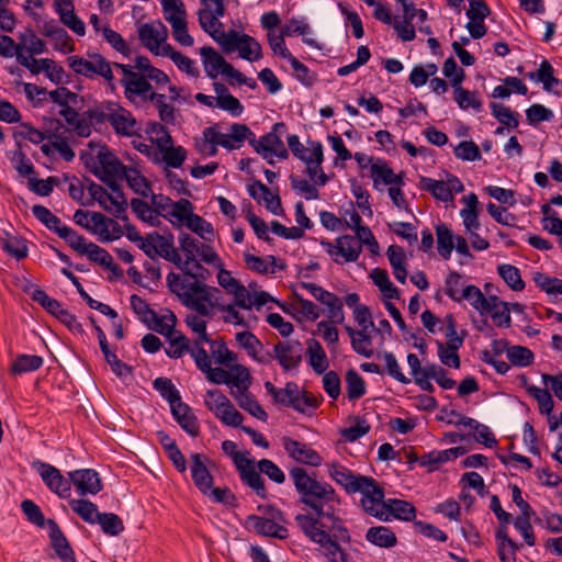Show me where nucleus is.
Instances as JSON below:
<instances>
[{"label": "nucleus", "instance_id": "f257e3e1", "mask_svg": "<svg viewBox=\"0 0 562 562\" xmlns=\"http://www.w3.org/2000/svg\"><path fill=\"white\" fill-rule=\"evenodd\" d=\"M289 475L299 495L297 502L308 509L294 517L302 533L324 549L329 562H348V554L339 544L351 541L349 530L340 517L341 497L330 483L318 480L315 472L294 467Z\"/></svg>", "mask_w": 562, "mask_h": 562}, {"label": "nucleus", "instance_id": "f03ea898", "mask_svg": "<svg viewBox=\"0 0 562 562\" xmlns=\"http://www.w3.org/2000/svg\"><path fill=\"white\" fill-rule=\"evenodd\" d=\"M168 290L177 295L181 303L195 311L199 316H212V308L206 305L210 302V292L206 284L200 281L189 282L181 274L169 272L166 278Z\"/></svg>", "mask_w": 562, "mask_h": 562}, {"label": "nucleus", "instance_id": "7ed1b4c3", "mask_svg": "<svg viewBox=\"0 0 562 562\" xmlns=\"http://www.w3.org/2000/svg\"><path fill=\"white\" fill-rule=\"evenodd\" d=\"M258 510L265 516L248 515L245 520V527L261 537H269L279 540H285L289 537V530L284 513L273 505H259Z\"/></svg>", "mask_w": 562, "mask_h": 562}, {"label": "nucleus", "instance_id": "20e7f679", "mask_svg": "<svg viewBox=\"0 0 562 562\" xmlns=\"http://www.w3.org/2000/svg\"><path fill=\"white\" fill-rule=\"evenodd\" d=\"M285 128L286 126L283 122H278L272 125L270 132L262 135L259 139L255 137V142L251 147L270 165L274 164L272 157H278L280 159H286L289 157V151L280 136V133L284 132Z\"/></svg>", "mask_w": 562, "mask_h": 562}, {"label": "nucleus", "instance_id": "39448f33", "mask_svg": "<svg viewBox=\"0 0 562 562\" xmlns=\"http://www.w3.org/2000/svg\"><path fill=\"white\" fill-rule=\"evenodd\" d=\"M114 67L123 72L121 83L126 99L131 102H135L137 99L142 102L149 101L148 95H151L154 91L145 75L133 71L132 66L125 64L114 63Z\"/></svg>", "mask_w": 562, "mask_h": 562}, {"label": "nucleus", "instance_id": "423d86ee", "mask_svg": "<svg viewBox=\"0 0 562 562\" xmlns=\"http://www.w3.org/2000/svg\"><path fill=\"white\" fill-rule=\"evenodd\" d=\"M31 467L52 493L63 499L70 497V479H66L59 469L40 459L33 460Z\"/></svg>", "mask_w": 562, "mask_h": 562}, {"label": "nucleus", "instance_id": "0eeeda50", "mask_svg": "<svg viewBox=\"0 0 562 562\" xmlns=\"http://www.w3.org/2000/svg\"><path fill=\"white\" fill-rule=\"evenodd\" d=\"M368 481L362 483V488L358 493L362 494L361 505L364 512L382 521H389V515H386V503L389 499H384V491L379 486L378 482L367 476Z\"/></svg>", "mask_w": 562, "mask_h": 562}, {"label": "nucleus", "instance_id": "6e6552de", "mask_svg": "<svg viewBox=\"0 0 562 562\" xmlns=\"http://www.w3.org/2000/svg\"><path fill=\"white\" fill-rule=\"evenodd\" d=\"M301 286L326 307L324 312H326V316L331 323L342 324L345 322L342 299L316 283L302 282Z\"/></svg>", "mask_w": 562, "mask_h": 562}, {"label": "nucleus", "instance_id": "1a4fd4ad", "mask_svg": "<svg viewBox=\"0 0 562 562\" xmlns=\"http://www.w3.org/2000/svg\"><path fill=\"white\" fill-rule=\"evenodd\" d=\"M127 167L106 146L99 148L97 162L91 172L101 181L123 179Z\"/></svg>", "mask_w": 562, "mask_h": 562}, {"label": "nucleus", "instance_id": "9d476101", "mask_svg": "<svg viewBox=\"0 0 562 562\" xmlns=\"http://www.w3.org/2000/svg\"><path fill=\"white\" fill-rule=\"evenodd\" d=\"M321 245L326 249L327 254L333 258L336 263H340L339 257L344 258L346 262H355L358 260L362 246L358 243L356 237L344 235L336 239V246L329 240H322Z\"/></svg>", "mask_w": 562, "mask_h": 562}, {"label": "nucleus", "instance_id": "9b49d317", "mask_svg": "<svg viewBox=\"0 0 562 562\" xmlns=\"http://www.w3.org/2000/svg\"><path fill=\"white\" fill-rule=\"evenodd\" d=\"M273 353L282 370L289 372L300 367L303 346L299 340L279 341L273 346Z\"/></svg>", "mask_w": 562, "mask_h": 562}, {"label": "nucleus", "instance_id": "f8f14e48", "mask_svg": "<svg viewBox=\"0 0 562 562\" xmlns=\"http://www.w3.org/2000/svg\"><path fill=\"white\" fill-rule=\"evenodd\" d=\"M326 467L329 477L340 485L347 494L358 493L362 488L361 484L368 481L366 475L355 474L339 462H329Z\"/></svg>", "mask_w": 562, "mask_h": 562}, {"label": "nucleus", "instance_id": "ddd939ff", "mask_svg": "<svg viewBox=\"0 0 562 562\" xmlns=\"http://www.w3.org/2000/svg\"><path fill=\"white\" fill-rule=\"evenodd\" d=\"M68 477L80 496L97 495L103 490L102 480L94 469L74 470L68 472Z\"/></svg>", "mask_w": 562, "mask_h": 562}, {"label": "nucleus", "instance_id": "4468645a", "mask_svg": "<svg viewBox=\"0 0 562 562\" xmlns=\"http://www.w3.org/2000/svg\"><path fill=\"white\" fill-rule=\"evenodd\" d=\"M109 123L116 134L122 136H132L136 132V120L132 113L114 102H108Z\"/></svg>", "mask_w": 562, "mask_h": 562}, {"label": "nucleus", "instance_id": "2eb2a0df", "mask_svg": "<svg viewBox=\"0 0 562 562\" xmlns=\"http://www.w3.org/2000/svg\"><path fill=\"white\" fill-rule=\"evenodd\" d=\"M282 446L289 457L299 463H304L311 467H319L322 464L321 454L306 443L300 442L290 437H283Z\"/></svg>", "mask_w": 562, "mask_h": 562}, {"label": "nucleus", "instance_id": "dca6fc26", "mask_svg": "<svg viewBox=\"0 0 562 562\" xmlns=\"http://www.w3.org/2000/svg\"><path fill=\"white\" fill-rule=\"evenodd\" d=\"M266 391L272 396L273 403L284 407L302 411L299 405V384L293 381L285 383V386L277 387L272 382H265Z\"/></svg>", "mask_w": 562, "mask_h": 562}, {"label": "nucleus", "instance_id": "f3484780", "mask_svg": "<svg viewBox=\"0 0 562 562\" xmlns=\"http://www.w3.org/2000/svg\"><path fill=\"white\" fill-rule=\"evenodd\" d=\"M47 528L52 547L60 561L77 562L75 552L58 524L54 519H48Z\"/></svg>", "mask_w": 562, "mask_h": 562}, {"label": "nucleus", "instance_id": "a211bd4d", "mask_svg": "<svg viewBox=\"0 0 562 562\" xmlns=\"http://www.w3.org/2000/svg\"><path fill=\"white\" fill-rule=\"evenodd\" d=\"M248 194L258 203H265L266 209L274 215H283L281 199L278 193L272 194L270 189L260 180L247 186Z\"/></svg>", "mask_w": 562, "mask_h": 562}, {"label": "nucleus", "instance_id": "6ab92c4d", "mask_svg": "<svg viewBox=\"0 0 562 562\" xmlns=\"http://www.w3.org/2000/svg\"><path fill=\"white\" fill-rule=\"evenodd\" d=\"M178 240L180 249L183 251L186 257V259L182 260V262L186 263V268H181V271L183 272L182 278H195L196 276L192 273L189 266L192 263L193 269L204 270V267L195 259L196 252L202 243L187 233H180Z\"/></svg>", "mask_w": 562, "mask_h": 562}, {"label": "nucleus", "instance_id": "aec40b11", "mask_svg": "<svg viewBox=\"0 0 562 562\" xmlns=\"http://www.w3.org/2000/svg\"><path fill=\"white\" fill-rule=\"evenodd\" d=\"M190 460L191 477L194 485L202 494H207L213 486V476L205 464L209 459L200 453H191Z\"/></svg>", "mask_w": 562, "mask_h": 562}, {"label": "nucleus", "instance_id": "412c9836", "mask_svg": "<svg viewBox=\"0 0 562 562\" xmlns=\"http://www.w3.org/2000/svg\"><path fill=\"white\" fill-rule=\"evenodd\" d=\"M138 37L140 43L151 53L158 54L159 46L167 38L166 26L158 22L157 24L144 23L138 27Z\"/></svg>", "mask_w": 562, "mask_h": 562}, {"label": "nucleus", "instance_id": "4be33fe9", "mask_svg": "<svg viewBox=\"0 0 562 562\" xmlns=\"http://www.w3.org/2000/svg\"><path fill=\"white\" fill-rule=\"evenodd\" d=\"M154 238L156 239L155 257H161L165 260L173 263L178 269L186 268V263L182 262V258L179 251L173 246V236H164L157 232H154Z\"/></svg>", "mask_w": 562, "mask_h": 562}, {"label": "nucleus", "instance_id": "5701e85b", "mask_svg": "<svg viewBox=\"0 0 562 562\" xmlns=\"http://www.w3.org/2000/svg\"><path fill=\"white\" fill-rule=\"evenodd\" d=\"M203 66L209 78L215 79L220 74L223 75L225 68L229 65L225 58L212 46H203L200 49Z\"/></svg>", "mask_w": 562, "mask_h": 562}, {"label": "nucleus", "instance_id": "b1692460", "mask_svg": "<svg viewBox=\"0 0 562 562\" xmlns=\"http://www.w3.org/2000/svg\"><path fill=\"white\" fill-rule=\"evenodd\" d=\"M244 259L248 269L260 274L274 273V268L280 271L286 268L284 262H279V260L272 255L261 258L255 255L245 254Z\"/></svg>", "mask_w": 562, "mask_h": 562}, {"label": "nucleus", "instance_id": "393cba45", "mask_svg": "<svg viewBox=\"0 0 562 562\" xmlns=\"http://www.w3.org/2000/svg\"><path fill=\"white\" fill-rule=\"evenodd\" d=\"M43 358L37 355H19L11 362L9 371L13 375H21L38 370L43 366Z\"/></svg>", "mask_w": 562, "mask_h": 562}, {"label": "nucleus", "instance_id": "a878e982", "mask_svg": "<svg viewBox=\"0 0 562 562\" xmlns=\"http://www.w3.org/2000/svg\"><path fill=\"white\" fill-rule=\"evenodd\" d=\"M232 395L237 401V404L239 405L240 408H243L257 419L261 422H267L268 414L249 391L237 394L235 393L234 390H232Z\"/></svg>", "mask_w": 562, "mask_h": 562}, {"label": "nucleus", "instance_id": "bb28decb", "mask_svg": "<svg viewBox=\"0 0 562 562\" xmlns=\"http://www.w3.org/2000/svg\"><path fill=\"white\" fill-rule=\"evenodd\" d=\"M237 342L247 351L248 356L258 361L259 363H267L271 360V356L268 358L258 357V351L263 348L262 342L251 331L245 330L236 334Z\"/></svg>", "mask_w": 562, "mask_h": 562}, {"label": "nucleus", "instance_id": "cd10ccee", "mask_svg": "<svg viewBox=\"0 0 562 562\" xmlns=\"http://www.w3.org/2000/svg\"><path fill=\"white\" fill-rule=\"evenodd\" d=\"M366 539L380 548H392L397 542L395 533L385 526L370 527L367 530Z\"/></svg>", "mask_w": 562, "mask_h": 562}, {"label": "nucleus", "instance_id": "c85d7f7f", "mask_svg": "<svg viewBox=\"0 0 562 562\" xmlns=\"http://www.w3.org/2000/svg\"><path fill=\"white\" fill-rule=\"evenodd\" d=\"M50 127L54 130L52 132V137L55 139L52 143V146L59 153L60 157L67 161L70 162L75 158V151L69 146L66 138H64L60 135V130L63 128V123L58 119H50L49 120Z\"/></svg>", "mask_w": 562, "mask_h": 562}, {"label": "nucleus", "instance_id": "c756f323", "mask_svg": "<svg viewBox=\"0 0 562 562\" xmlns=\"http://www.w3.org/2000/svg\"><path fill=\"white\" fill-rule=\"evenodd\" d=\"M420 188L422 190L429 192L436 200L450 202L453 199V194L451 193L449 186L442 180L422 177Z\"/></svg>", "mask_w": 562, "mask_h": 562}, {"label": "nucleus", "instance_id": "7c9ffc66", "mask_svg": "<svg viewBox=\"0 0 562 562\" xmlns=\"http://www.w3.org/2000/svg\"><path fill=\"white\" fill-rule=\"evenodd\" d=\"M437 349H438V357L440 362L443 366L459 369L461 366V360L458 355V350L462 347L459 346V341L451 340V344H443L440 340H436Z\"/></svg>", "mask_w": 562, "mask_h": 562}, {"label": "nucleus", "instance_id": "2f4dec72", "mask_svg": "<svg viewBox=\"0 0 562 562\" xmlns=\"http://www.w3.org/2000/svg\"><path fill=\"white\" fill-rule=\"evenodd\" d=\"M386 505V515H392L395 519L412 521L416 517V508L407 501L389 498Z\"/></svg>", "mask_w": 562, "mask_h": 562}, {"label": "nucleus", "instance_id": "473e14b6", "mask_svg": "<svg viewBox=\"0 0 562 562\" xmlns=\"http://www.w3.org/2000/svg\"><path fill=\"white\" fill-rule=\"evenodd\" d=\"M69 506L85 522L90 525L97 524L100 512L94 503L89 499H70Z\"/></svg>", "mask_w": 562, "mask_h": 562}, {"label": "nucleus", "instance_id": "72a5a7b5", "mask_svg": "<svg viewBox=\"0 0 562 562\" xmlns=\"http://www.w3.org/2000/svg\"><path fill=\"white\" fill-rule=\"evenodd\" d=\"M437 235V249L439 255L448 260L451 257L454 248V236L451 229L443 223H439L435 226Z\"/></svg>", "mask_w": 562, "mask_h": 562}, {"label": "nucleus", "instance_id": "f704fd0d", "mask_svg": "<svg viewBox=\"0 0 562 562\" xmlns=\"http://www.w3.org/2000/svg\"><path fill=\"white\" fill-rule=\"evenodd\" d=\"M307 352L310 356V364L317 374H322L328 368L326 352L316 339L307 340Z\"/></svg>", "mask_w": 562, "mask_h": 562}, {"label": "nucleus", "instance_id": "c9c22d12", "mask_svg": "<svg viewBox=\"0 0 562 562\" xmlns=\"http://www.w3.org/2000/svg\"><path fill=\"white\" fill-rule=\"evenodd\" d=\"M497 273L513 291L519 292L525 289V282L521 278L520 270L516 266L510 263H501L497 266Z\"/></svg>", "mask_w": 562, "mask_h": 562}, {"label": "nucleus", "instance_id": "e433bc0d", "mask_svg": "<svg viewBox=\"0 0 562 562\" xmlns=\"http://www.w3.org/2000/svg\"><path fill=\"white\" fill-rule=\"evenodd\" d=\"M492 115L504 126L508 128H517L519 125V113L510 110V108L503 103L490 104Z\"/></svg>", "mask_w": 562, "mask_h": 562}, {"label": "nucleus", "instance_id": "4c0bfd02", "mask_svg": "<svg viewBox=\"0 0 562 562\" xmlns=\"http://www.w3.org/2000/svg\"><path fill=\"white\" fill-rule=\"evenodd\" d=\"M346 389L349 401H357L367 392L363 378L355 369L346 372Z\"/></svg>", "mask_w": 562, "mask_h": 562}, {"label": "nucleus", "instance_id": "58836bf2", "mask_svg": "<svg viewBox=\"0 0 562 562\" xmlns=\"http://www.w3.org/2000/svg\"><path fill=\"white\" fill-rule=\"evenodd\" d=\"M176 322H177V318H176L175 314L169 311V314L164 315V316H159L156 313V317H150L149 321L146 323V326L149 329H151L167 338V337H170L176 331L175 330Z\"/></svg>", "mask_w": 562, "mask_h": 562}, {"label": "nucleus", "instance_id": "ea45409f", "mask_svg": "<svg viewBox=\"0 0 562 562\" xmlns=\"http://www.w3.org/2000/svg\"><path fill=\"white\" fill-rule=\"evenodd\" d=\"M123 179L136 194L142 196H147L151 190L149 181L136 168L127 167Z\"/></svg>", "mask_w": 562, "mask_h": 562}, {"label": "nucleus", "instance_id": "a19ab883", "mask_svg": "<svg viewBox=\"0 0 562 562\" xmlns=\"http://www.w3.org/2000/svg\"><path fill=\"white\" fill-rule=\"evenodd\" d=\"M454 101L462 110L473 109L475 112L482 111V102L477 99L476 92L464 89L461 85L453 87Z\"/></svg>", "mask_w": 562, "mask_h": 562}, {"label": "nucleus", "instance_id": "79ce46f5", "mask_svg": "<svg viewBox=\"0 0 562 562\" xmlns=\"http://www.w3.org/2000/svg\"><path fill=\"white\" fill-rule=\"evenodd\" d=\"M158 148L162 155V160L168 167L180 168L187 159V150L182 146L164 144Z\"/></svg>", "mask_w": 562, "mask_h": 562}, {"label": "nucleus", "instance_id": "37998d69", "mask_svg": "<svg viewBox=\"0 0 562 562\" xmlns=\"http://www.w3.org/2000/svg\"><path fill=\"white\" fill-rule=\"evenodd\" d=\"M186 226L206 243L212 241L215 237L213 225L195 213L188 218Z\"/></svg>", "mask_w": 562, "mask_h": 562}, {"label": "nucleus", "instance_id": "c03bdc74", "mask_svg": "<svg viewBox=\"0 0 562 562\" xmlns=\"http://www.w3.org/2000/svg\"><path fill=\"white\" fill-rule=\"evenodd\" d=\"M169 346L165 349L166 355L171 359H179L190 351V340L180 331H175L167 337Z\"/></svg>", "mask_w": 562, "mask_h": 562}, {"label": "nucleus", "instance_id": "a18cd8bd", "mask_svg": "<svg viewBox=\"0 0 562 562\" xmlns=\"http://www.w3.org/2000/svg\"><path fill=\"white\" fill-rule=\"evenodd\" d=\"M32 213L34 217L40 221L42 224L46 226L49 231L54 232L58 235V232L61 231L63 226H66L61 223L60 218L54 215L46 206L41 204H35L32 206Z\"/></svg>", "mask_w": 562, "mask_h": 562}, {"label": "nucleus", "instance_id": "49530a36", "mask_svg": "<svg viewBox=\"0 0 562 562\" xmlns=\"http://www.w3.org/2000/svg\"><path fill=\"white\" fill-rule=\"evenodd\" d=\"M241 58L256 61L262 57L261 46L256 38L248 34H241L239 46L236 49Z\"/></svg>", "mask_w": 562, "mask_h": 562}, {"label": "nucleus", "instance_id": "de8ad7c7", "mask_svg": "<svg viewBox=\"0 0 562 562\" xmlns=\"http://www.w3.org/2000/svg\"><path fill=\"white\" fill-rule=\"evenodd\" d=\"M229 384L237 389L235 393L247 392L251 384V375L249 370L243 364H235L232 367Z\"/></svg>", "mask_w": 562, "mask_h": 562}, {"label": "nucleus", "instance_id": "09e8293b", "mask_svg": "<svg viewBox=\"0 0 562 562\" xmlns=\"http://www.w3.org/2000/svg\"><path fill=\"white\" fill-rule=\"evenodd\" d=\"M308 145H311L312 158H310V162H304L306 165V172L312 180H315L319 175L322 169V164L324 161V153L323 145L318 140H308Z\"/></svg>", "mask_w": 562, "mask_h": 562}, {"label": "nucleus", "instance_id": "8fccbe9b", "mask_svg": "<svg viewBox=\"0 0 562 562\" xmlns=\"http://www.w3.org/2000/svg\"><path fill=\"white\" fill-rule=\"evenodd\" d=\"M290 63L293 77L305 87H312L317 81L316 72L310 70V68L301 63L295 56L288 59Z\"/></svg>", "mask_w": 562, "mask_h": 562}, {"label": "nucleus", "instance_id": "3c124183", "mask_svg": "<svg viewBox=\"0 0 562 562\" xmlns=\"http://www.w3.org/2000/svg\"><path fill=\"white\" fill-rule=\"evenodd\" d=\"M97 524L108 536H117L124 530L123 520L114 513H101Z\"/></svg>", "mask_w": 562, "mask_h": 562}, {"label": "nucleus", "instance_id": "603ef678", "mask_svg": "<svg viewBox=\"0 0 562 562\" xmlns=\"http://www.w3.org/2000/svg\"><path fill=\"white\" fill-rule=\"evenodd\" d=\"M506 356L509 362L516 367H528L533 363V352L522 346H512L506 349Z\"/></svg>", "mask_w": 562, "mask_h": 562}, {"label": "nucleus", "instance_id": "864d4df0", "mask_svg": "<svg viewBox=\"0 0 562 562\" xmlns=\"http://www.w3.org/2000/svg\"><path fill=\"white\" fill-rule=\"evenodd\" d=\"M371 178L373 180V184L378 188L379 183L391 184L392 176H394V171L391 167H389L387 162L384 159L378 158L370 166Z\"/></svg>", "mask_w": 562, "mask_h": 562}, {"label": "nucleus", "instance_id": "5fc2aeb1", "mask_svg": "<svg viewBox=\"0 0 562 562\" xmlns=\"http://www.w3.org/2000/svg\"><path fill=\"white\" fill-rule=\"evenodd\" d=\"M239 476L241 482L248 485L251 490H254L259 497H267L265 481L261 477L260 473L255 469V467L241 471L239 473Z\"/></svg>", "mask_w": 562, "mask_h": 562}, {"label": "nucleus", "instance_id": "6e6d98bb", "mask_svg": "<svg viewBox=\"0 0 562 562\" xmlns=\"http://www.w3.org/2000/svg\"><path fill=\"white\" fill-rule=\"evenodd\" d=\"M463 277L457 271H449L445 279V294L453 302H459L461 291L464 288Z\"/></svg>", "mask_w": 562, "mask_h": 562}, {"label": "nucleus", "instance_id": "4d7b16f0", "mask_svg": "<svg viewBox=\"0 0 562 562\" xmlns=\"http://www.w3.org/2000/svg\"><path fill=\"white\" fill-rule=\"evenodd\" d=\"M21 510L26 519L36 527L43 528L47 526L48 519H45L41 507L32 499L22 501Z\"/></svg>", "mask_w": 562, "mask_h": 562}, {"label": "nucleus", "instance_id": "13d9d810", "mask_svg": "<svg viewBox=\"0 0 562 562\" xmlns=\"http://www.w3.org/2000/svg\"><path fill=\"white\" fill-rule=\"evenodd\" d=\"M211 36L226 54H229L238 48L241 34L235 30H229L228 32L211 33Z\"/></svg>", "mask_w": 562, "mask_h": 562}, {"label": "nucleus", "instance_id": "bf43d9fd", "mask_svg": "<svg viewBox=\"0 0 562 562\" xmlns=\"http://www.w3.org/2000/svg\"><path fill=\"white\" fill-rule=\"evenodd\" d=\"M533 282L547 294H562V280L555 277H549L543 272H535Z\"/></svg>", "mask_w": 562, "mask_h": 562}, {"label": "nucleus", "instance_id": "052dcab7", "mask_svg": "<svg viewBox=\"0 0 562 562\" xmlns=\"http://www.w3.org/2000/svg\"><path fill=\"white\" fill-rule=\"evenodd\" d=\"M154 389L159 392L160 396L166 400L169 404L178 402L180 400V393L168 378H157L153 382Z\"/></svg>", "mask_w": 562, "mask_h": 562}, {"label": "nucleus", "instance_id": "680f3d73", "mask_svg": "<svg viewBox=\"0 0 562 562\" xmlns=\"http://www.w3.org/2000/svg\"><path fill=\"white\" fill-rule=\"evenodd\" d=\"M149 101L154 103L156 109L158 110L159 117L162 122L173 123L176 120L175 116V108L166 102V95L162 93L154 92L151 95H148Z\"/></svg>", "mask_w": 562, "mask_h": 562}, {"label": "nucleus", "instance_id": "e2e57ef3", "mask_svg": "<svg viewBox=\"0 0 562 562\" xmlns=\"http://www.w3.org/2000/svg\"><path fill=\"white\" fill-rule=\"evenodd\" d=\"M170 25L172 29V36L176 42H178L182 46L193 45L194 40L188 32L187 19L180 20L170 16Z\"/></svg>", "mask_w": 562, "mask_h": 562}, {"label": "nucleus", "instance_id": "0e129e2a", "mask_svg": "<svg viewBox=\"0 0 562 562\" xmlns=\"http://www.w3.org/2000/svg\"><path fill=\"white\" fill-rule=\"evenodd\" d=\"M58 237L64 239L69 247H71L81 256L85 247L88 245V241L82 235L78 234L75 229L67 225L63 226L61 231L58 232Z\"/></svg>", "mask_w": 562, "mask_h": 562}, {"label": "nucleus", "instance_id": "69168bd1", "mask_svg": "<svg viewBox=\"0 0 562 562\" xmlns=\"http://www.w3.org/2000/svg\"><path fill=\"white\" fill-rule=\"evenodd\" d=\"M457 158L464 161H475L481 159L479 146L472 140L461 142L453 150Z\"/></svg>", "mask_w": 562, "mask_h": 562}, {"label": "nucleus", "instance_id": "338daca9", "mask_svg": "<svg viewBox=\"0 0 562 562\" xmlns=\"http://www.w3.org/2000/svg\"><path fill=\"white\" fill-rule=\"evenodd\" d=\"M526 117L530 125L535 126L540 122H549L553 119V112L542 104L535 103L526 110Z\"/></svg>", "mask_w": 562, "mask_h": 562}, {"label": "nucleus", "instance_id": "774afa93", "mask_svg": "<svg viewBox=\"0 0 562 562\" xmlns=\"http://www.w3.org/2000/svg\"><path fill=\"white\" fill-rule=\"evenodd\" d=\"M2 249L9 255L13 256L16 260L27 257L29 248L25 241L18 237H9L3 240Z\"/></svg>", "mask_w": 562, "mask_h": 562}]
</instances>
